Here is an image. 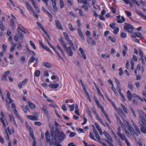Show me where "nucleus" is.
<instances>
[{"label":"nucleus","mask_w":146,"mask_h":146,"mask_svg":"<svg viewBox=\"0 0 146 146\" xmlns=\"http://www.w3.org/2000/svg\"><path fill=\"white\" fill-rule=\"evenodd\" d=\"M59 131L58 128L56 127L55 132L51 133V136L52 137V139L53 142H57V138L59 134Z\"/></svg>","instance_id":"obj_1"},{"label":"nucleus","mask_w":146,"mask_h":146,"mask_svg":"<svg viewBox=\"0 0 146 146\" xmlns=\"http://www.w3.org/2000/svg\"><path fill=\"white\" fill-rule=\"evenodd\" d=\"M18 34H15L14 37L15 40L16 41H17L19 39L21 40V42H23L22 40H23V34L20 31H18Z\"/></svg>","instance_id":"obj_2"},{"label":"nucleus","mask_w":146,"mask_h":146,"mask_svg":"<svg viewBox=\"0 0 146 146\" xmlns=\"http://www.w3.org/2000/svg\"><path fill=\"white\" fill-rule=\"evenodd\" d=\"M125 25L124 27L125 30L128 31L129 32L132 33V30L134 29L133 27L131 25L128 23H125Z\"/></svg>","instance_id":"obj_3"},{"label":"nucleus","mask_w":146,"mask_h":146,"mask_svg":"<svg viewBox=\"0 0 146 146\" xmlns=\"http://www.w3.org/2000/svg\"><path fill=\"white\" fill-rule=\"evenodd\" d=\"M39 42L40 46L44 49L46 50L47 51L52 54V53L51 50L48 48L40 40H39Z\"/></svg>","instance_id":"obj_4"},{"label":"nucleus","mask_w":146,"mask_h":146,"mask_svg":"<svg viewBox=\"0 0 146 146\" xmlns=\"http://www.w3.org/2000/svg\"><path fill=\"white\" fill-rule=\"evenodd\" d=\"M39 42L40 46L44 49L46 50L47 51L52 54V53L51 50L48 48L40 40H39Z\"/></svg>","instance_id":"obj_5"},{"label":"nucleus","mask_w":146,"mask_h":146,"mask_svg":"<svg viewBox=\"0 0 146 146\" xmlns=\"http://www.w3.org/2000/svg\"><path fill=\"white\" fill-rule=\"evenodd\" d=\"M64 50L67 54L69 56H72L73 55V53L70 46H69L68 47H66V48H64Z\"/></svg>","instance_id":"obj_6"},{"label":"nucleus","mask_w":146,"mask_h":146,"mask_svg":"<svg viewBox=\"0 0 146 146\" xmlns=\"http://www.w3.org/2000/svg\"><path fill=\"white\" fill-rule=\"evenodd\" d=\"M66 136L65 134L62 132H61L59 133L58 137V140L61 141H62L63 140L66 138Z\"/></svg>","instance_id":"obj_7"},{"label":"nucleus","mask_w":146,"mask_h":146,"mask_svg":"<svg viewBox=\"0 0 146 146\" xmlns=\"http://www.w3.org/2000/svg\"><path fill=\"white\" fill-rule=\"evenodd\" d=\"M55 22L56 27L59 29L62 30L63 28L62 26L59 21L57 20H56Z\"/></svg>","instance_id":"obj_8"},{"label":"nucleus","mask_w":146,"mask_h":146,"mask_svg":"<svg viewBox=\"0 0 146 146\" xmlns=\"http://www.w3.org/2000/svg\"><path fill=\"white\" fill-rule=\"evenodd\" d=\"M42 65L44 66H45L48 68H51L52 67V65L50 63L47 62H44L42 63Z\"/></svg>","instance_id":"obj_9"},{"label":"nucleus","mask_w":146,"mask_h":146,"mask_svg":"<svg viewBox=\"0 0 146 146\" xmlns=\"http://www.w3.org/2000/svg\"><path fill=\"white\" fill-rule=\"evenodd\" d=\"M45 136L46 141L47 142H50L51 141L50 137L49 132L46 131L45 133Z\"/></svg>","instance_id":"obj_10"},{"label":"nucleus","mask_w":146,"mask_h":146,"mask_svg":"<svg viewBox=\"0 0 146 146\" xmlns=\"http://www.w3.org/2000/svg\"><path fill=\"white\" fill-rule=\"evenodd\" d=\"M104 134L108 140L111 142H113V141L111 137L109 134L106 131H104L103 132Z\"/></svg>","instance_id":"obj_11"},{"label":"nucleus","mask_w":146,"mask_h":146,"mask_svg":"<svg viewBox=\"0 0 146 146\" xmlns=\"http://www.w3.org/2000/svg\"><path fill=\"white\" fill-rule=\"evenodd\" d=\"M142 114L143 115H141L140 113V117L141 119V121L146 122V115L143 112H142Z\"/></svg>","instance_id":"obj_12"},{"label":"nucleus","mask_w":146,"mask_h":146,"mask_svg":"<svg viewBox=\"0 0 146 146\" xmlns=\"http://www.w3.org/2000/svg\"><path fill=\"white\" fill-rule=\"evenodd\" d=\"M127 95L129 100L131 101L132 100V96H133L131 92L129 90H128L127 92Z\"/></svg>","instance_id":"obj_13"},{"label":"nucleus","mask_w":146,"mask_h":146,"mask_svg":"<svg viewBox=\"0 0 146 146\" xmlns=\"http://www.w3.org/2000/svg\"><path fill=\"white\" fill-rule=\"evenodd\" d=\"M123 141H125L127 140V139L126 138L125 135L123 134H120L119 135H117Z\"/></svg>","instance_id":"obj_14"},{"label":"nucleus","mask_w":146,"mask_h":146,"mask_svg":"<svg viewBox=\"0 0 146 146\" xmlns=\"http://www.w3.org/2000/svg\"><path fill=\"white\" fill-rule=\"evenodd\" d=\"M27 117L29 119L33 120H38V117L36 116H33L31 115H27Z\"/></svg>","instance_id":"obj_15"},{"label":"nucleus","mask_w":146,"mask_h":146,"mask_svg":"<svg viewBox=\"0 0 146 146\" xmlns=\"http://www.w3.org/2000/svg\"><path fill=\"white\" fill-rule=\"evenodd\" d=\"M95 125L97 128V129L99 131V132L100 135H102L103 134V132L102 130L98 124L96 123H95Z\"/></svg>","instance_id":"obj_16"},{"label":"nucleus","mask_w":146,"mask_h":146,"mask_svg":"<svg viewBox=\"0 0 146 146\" xmlns=\"http://www.w3.org/2000/svg\"><path fill=\"white\" fill-rule=\"evenodd\" d=\"M51 1L52 3V5L53 9L55 10V11H57V8L56 7V0H50Z\"/></svg>","instance_id":"obj_17"},{"label":"nucleus","mask_w":146,"mask_h":146,"mask_svg":"<svg viewBox=\"0 0 146 146\" xmlns=\"http://www.w3.org/2000/svg\"><path fill=\"white\" fill-rule=\"evenodd\" d=\"M49 86L51 88L55 89L59 87V84L58 83H56L53 84H50L49 85Z\"/></svg>","instance_id":"obj_18"},{"label":"nucleus","mask_w":146,"mask_h":146,"mask_svg":"<svg viewBox=\"0 0 146 146\" xmlns=\"http://www.w3.org/2000/svg\"><path fill=\"white\" fill-rule=\"evenodd\" d=\"M79 50L83 58L85 59H86V56L83 49L82 48H80L79 49Z\"/></svg>","instance_id":"obj_19"},{"label":"nucleus","mask_w":146,"mask_h":146,"mask_svg":"<svg viewBox=\"0 0 146 146\" xmlns=\"http://www.w3.org/2000/svg\"><path fill=\"white\" fill-rule=\"evenodd\" d=\"M135 11L140 16L142 17L145 19L146 20V16L143 14L142 13L140 12L139 11H138L137 9L135 10Z\"/></svg>","instance_id":"obj_20"},{"label":"nucleus","mask_w":146,"mask_h":146,"mask_svg":"<svg viewBox=\"0 0 146 146\" xmlns=\"http://www.w3.org/2000/svg\"><path fill=\"white\" fill-rule=\"evenodd\" d=\"M127 127L129 131L133 133L134 131V130L133 127L131 126V124L129 123H127Z\"/></svg>","instance_id":"obj_21"},{"label":"nucleus","mask_w":146,"mask_h":146,"mask_svg":"<svg viewBox=\"0 0 146 146\" xmlns=\"http://www.w3.org/2000/svg\"><path fill=\"white\" fill-rule=\"evenodd\" d=\"M133 126L134 128L137 133L140 134V131L139 130L138 127L137 126V125L135 124L134 123H133Z\"/></svg>","instance_id":"obj_22"},{"label":"nucleus","mask_w":146,"mask_h":146,"mask_svg":"<svg viewBox=\"0 0 146 146\" xmlns=\"http://www.w3.org/2000/svg\"><path fill=\"white\" fill-rule=\"evenodd\" d=\"M28 104L29 107L33 110H34L35 109V105L34 104L31 102H28Z\"/></svg>","instance_id":"obj_23"},{"label":"nucleus","mask_w":146,"mask_h":146,"mask_svg":"<svg viewBox=\"0 0 146 146\" xmlns=\"http://www.w3.org/2000/svg\"><path fill=\"white\" fill-rule=\"evenodd\" d=\"M21 107L25 113L27 112V110H29V108L27 106H21Z\"/></svg>","instance_id":"obj_24"},{"label":"nucleus","mask_w":146,"mask_h":146,"mask_svg":"<svg viewBox=\"0 0 146 146\" xmlns=\"http://www.w3.org/2000/svg\"><path fill=\"white\" fill-rule=\"evenodd\" d=\"M11 93L8 92L7 94V98L9 100V103H11L12 102V100L10 98Z\"/></svg>","instance_id":"obj_25"},{"label":"nucleus","mask_w":146,"mask_h":146,"mask_svg":"<svg viewBox=\"0 0 146 146\" xmlns=\"http://www.w3.org/2000/svg\"><path fill=\"white\" fill-rule=\"evenodd\" d=\"M5 132L7 135H11V133L10 130L9 129V127H8L7 128L5 129Z\"/></svg>","instance_id":"obj_26"},{"label":"nucleus","mask_w":146,"mask_h":146,"mask_svg":"<svg viewBox=\"0 0 146 146\" xmlns=\"http://www.w3.org/2000/svg\"><path fill=\"white\" fill-rule=\"evenodd\" d=\"M14 20L13 19H11L10 20V23L11 25L12 28L14 30L15 29V23Z\"/></svg>","instance_id":"obj_27"},{"label":"nucleus","mask_w":146,"mask_h":146,"mask_svg":"<svg viewBox=\"0 0 146 146\" xmlns=\"http://www.w3.org/2000/svg\"><path fill=\"white\" fill-rule=\"evenodd\" d=\"M5 29V26L3 24L2 22L0 20V29L2 31H3Z\"/></svg>","instance_id":"obj_28"},{"label":"nucleus","mask_w":146,"mask_h":146,"mask_svg":"<svg viewBox=\"0 0 146 146\" xmlns=\"http://www.w3.org/2000/svg\"><path fill=\"white\" fill-rule=\"evenodd\" d=\"M116 140L117 142L118 143V144L120 146H122V144L121 143V141L120 139L117 137V136L115 137Z\"/></svg>","instance_id":"obj_29"},{"label":"nucleus","mask_w":146,"mask_h":146,"mask_svg":"<svg viewBox=\"0 0 146 146\" xmlns=\"http://www.w3.org/2000/svg\"><path fill=\"white\" fill-rule=\"evenodd\" d=\"M26 4L27 6V9L29 10H31L32 11L34 10L33 9V7L29 4L28 3L26 2Z\"/></svg>","instance_id":"obj_30"},{"label":"nucleus","mask_w":146,"mask_h":146,"mask_svg":"<svg viewBox=\"0 0 146 146\" xmlns=\"http://www.w3.org/2000/svg\"><path fill=\"white\" fill-rule=\"evenodd\" d=\"M36 58L34 57V56H32L29 61V63H31L34 62V61L35 60Z\"/></svg>","instance_id":"obj_31"},{"label":"nucleus","mask_w":146,"mask_h":146,"mask_svg":"<svg viewBox=\"0 0 146 146\" xmlns=\"http://www.w3.org/2000/svg\"><path fill=\"white\" fill-rule=\"evenodd\" d=\"M96 117L97 119L99 121H100L104 126H106V125L105 123H104L103 122L102 119L99 117H98V115L96 116Z\"/></svg>","instance_id":"obj_32"},{"label":"nucleus","mask_w":146,"mask_h":146,"mask_svg":"<svg viewBox=\"0 0 146 146\" xmlns=\"http://www.w3.org/2000/svg\"><path fill=\"white\" fill-rule=\"evenodd\" d=\"M135 34L136 36L139 37L141 38H143V37L142 35L141 34L139 33L135 32Z\"/></svg>","instance_id":"obj_33"},{"label":"nucleus","mask_w":146,"mask_h":146,"mask_svg":"<svg viewBox=\"0 0 146 146\" xmlns=\"http://www.w3.org/2000/svg\"><path fill=\"white\" fill-rule=\"evenodd\" d=\"M121 18L122 20H121V19H118L117 20V22L119 23H121L122 22H124L125 21V19L124 18V17L122 16L121 17Z\"/></svg>","instance_id":"obj_34"},{"label":"nucleus","mask_w":146,"mask_h":146,"mask_svg":"<svg viewBox=\"0 0 146 146\" xmlns=\"http://www.w3.org/2000/svg\"><path fill=\"white\" fill-rule=\"evenodd\" d=\"M30 43L31 46L33 47V49L35 50H36V47L35 46V44L33 42V41L32 40H30Z\"/></svg>","instance_id":"obj_35"},{"label":"nucleus","mask_w":146,"mask_h":146,"mask_svg":"<svg viewBox=\"0 0 146 146\" xmlns=\"http://www.w3.org/2000/svg\"><path fill=\"white\" fill-rule=\"evenodd\" d=\"M57 47L58 48L59 50H60V52H61V53L62 54V55L63 56H65V54H64V52L63 50L62 49V48L59 45H57Z\"/></svg>","instance_id":"obj_36"},{"label":"nucleus","mask_w":146,"mask_h":146,"mask_svg":"<svg viewBox=\"0 0 146 146\" xmlns=\"http://www.w3.org/2000/svg\"><path fill=\"white\" fill-rule=\"evenodd\" d=\"M140 130L143 133H146V129L144 127V126L141 127L140 128Z\"/></svg>","instance_id":"obj_37"},{"label":"nucleus","mask_w":146,"mask_h":146,"mask_svg":"<svg viewBox=\"0 0 146 146\" xmlns=\"http://www.w3.org/2000/svg\"><path fill=\"white\" fill-rule=\"evenodd\" d=\"M116 83L117 84L116 87H121V84L119 81L116 78H115Z\"/></svg>","instance_id":"obj_38"},{"label":"nucleus","mask_w":146,"mask_h":146,"mask_svg":"<svg viewBox=\"0 0 146 146\" xmlns=\"http://www.w3.org/2000/svg\"><path fill=\"white\" fill-rule=\"evenodd\" d=\"M75 104H72V105H70L68 106V107L70 108V111H73L74 109Z\"/></svg>","instance_id":"obj_39"},{"label":"nucleus","mask_w":146,"mask_h":146,"mask_svg":"<svg viewBox=\"0 0 146 146\" xmlns=\"http://www.w3.org/2000/svg\"><path fill=\"white\" fill-rule=\"evenodd\" d=\"M60 6L61 8L62 9L64 7V3L63 1L62 0H60Z\"/></svg>","instance_id":"obj_40"},{"label":"nucleus","mask_w":146,"mask_h":146,"mask_svg":"<svg viewBox=\"0 0 146 146\" xmlns=\"http://www.w3.org/2000/svg\"><path fill=\"white\" fill-rule=\"evenodd\" d=\"M40 72L39 70H36L35 71V76L36 77H38L40 76Z\"/></svg>","instance_id":"obj_41"},{"label":"nucleus","mask_w":146,"mask_h":146,"mask_svg":"<svg viewBox=\"0 0 146 146\" xmlns=\"http://www.w3.org/2000/svg\"><path fill=\"white\" fill-rule=\"evenodd\" d=\"M128 88L131 90H132L133 89V88L132 85L131 84V83L129 82H128Z\"/></svg>","instance_id":"obj_42"},{"label":"nucleus","mask_w":146,"mask_h":146,"mask_svg":"<svg viewBox=\"0 0 146 146\" xmlns=\"http://www.w3.org/2000/svg\"><path fill=\"white\" fill-rule=\"evenodd\" d=\"M121 37L122 38H125L127 37V34L125 33L122 32L121 34Z\"/></svg>","instance_id":"obj_43"},{"label":"nucleus","mask_w":146,"mask_h":146,"mask_svg":"<svg viewBox=\"0 0 146 146\" xmlns=\"http://www.w3.org/2000/svg\"><path fill=\"white\" fill-rule=\"evenodd\" d=\"M90 138L94 139L95 141H96L95 138L93 134L91 132H90Z\"/></svg>","instance_id":"obj_44"},{"label":"nucleus","mask_w":146,"mask_h":146,"mask_svg":"<svg viewBox=\"0 0 146 146\" xmlns=\"http://www.w3.org/2000/svg\"><path fill=\"white\" fill-rule=\"evenodd\" d=\"M86 111L88 113L89 115L91 117H92V115L91 113V112L89 108L88 107L87 108Z\"/></svg>","instance_id":"obj_45"},{"label":"nucleus","mask_w":146,"mask_h":146,"mask_svg":"<svg viewBox=\"0 0 146 146\" xmlns=\"http://www.w3.org/2000/svg\"><path fill=\"white\" fill-rule=\"evenodd\" d=\"M139 53L141 58L143 57V52L140 49H139Z\"/></svg>","instance_id":"obj_46"},{"label":"nucleus","mask_w":146,"mask_h":146,"mask_svg":"<svg viewBox=\"0 0 146 146\" xmlns=\"http://www.w3.org/2000/svg\"><path fill=\"white\" fill-rule=\"evenodd\" d=\"M16 46L15 44H13L11 48L10 51V52H12L13 51Z\"/></svg>","instance_id":"obj_47"},{"label":"nucleus","mask_w":146,"mask_h":146,"mask_svg":"<svg viewBox=\"0 0 146 146\" xmlns=\"http://www.w3.org/2000/svg\"><path fill=\"white\" fill-rule=\"evenodd\" d=\"M68 26L69 27L70 29L72 31H73L75 29L73 28V27L72 25V24L71 23H69L68 24Z\"/></svg>","instance_id":"obj_48"},{"label":"nucleus","mask_w":146,"mask_h":146,"mask_svg":"<svg viewBox=\"0 0 146 146\" xmlns=\"http://www.w3.org/2000/svg\"><path fill=\"white\" fill-rule=\"evenodd\" d=\"M14 113L15 115L18 118L20 119V117L19 116L18 114L17 111L16 110H15V111H14Z\"/></svg>","instance_id":"obj_49"},{"label":"nucleus","mask_w":146,"mask_h":146,"mask_svg":"<svg viewBox=\"0 0 146 146\" xmlns=\"http://www.w3.org/2000/svg\"><path fill=\"white\" fill-rule=\"evenodd\" d=\"M82 3L84 5H89V4L87 2V0H81V3Z\"/></svg>","instance_id":"obj_50"},{"label":"nucleus","mask_w":146,"mask_h":146,"mask_svg":"<svg viewBox=\"0 0 146 146\" xmlns=\"http://www.w3.org/2000/svg\"><path fill=\"white\" fill-rule=\"evenodd\" d=\"M76 134L74 132H71L70 133V135H69V137H74L75 136V135H76Z\"/></svg>","instance_id":"obj_51"},{"label":"nucleus","mask_w":146,"mask_h":146,"mask_svg":"<svg viewBox=\"0 0 146 146\" xmlns=\"http://www.w3.org/2000/svg\"><path fill=\"white\" fill-rule=\"evenodd\" d=\"M9 117L10 120L11 121H13L15 120L14 117L12 114H11L9 115Z\"/></svg>","instance_id":"obj_52"},{"label":"nucleus","mask_w":146,"mask_h":146,"mask_svg":"<svg viewBox=\"0 0 146 146\" xmlns=\"http://www.w3.org/2000/svg\"><path fill=\"white\" fill-rule=\"evenodd\" d=\"M63 35L66 39L67 40L69 39V38L68 34L66 33H64Z\"/></svg>","instance_id":"obj_53"},{"label":"nucleus","mask_w":146,"mask_h":146,"mask_svg":"<svg viewBox=\"0 0 146 146\" xmlns=\"http://www.w3.org/2000/svg\"><path fill=\"white\" fill-rule=\"evenodd\" d=\"M130 109L131 112L133 114L134 116L135 117H136V114H135V111H134V110L133 109V108H132L131 107H130Z\"/></svg>","instance_id":"obj_54"},{"label":"nucleus","mask_w":146,"mask_h":146,"mask_svg":"<svg viewBox=\"0 0 146 146\" xmlns=\"http://www.w3.org/2000/svg\"><path fill=\"white\" fill-rule=\"evenodd\" d=\"M125 12L127 15L128 17L130 16L131 15V13L129 11H125Z\"/></svg>","instance_id":"obj_55"},{"label":"nucleus","mask_w":146,"mask_h":146,"mask_svg":"<svg viewBox=\"0 0 146 146\" xmlns=\"http://www.w3.org/2000/svg\"><path fill=\"white\" fill-rule=\"evenodd\" d=\"M109 38L112 42H115V40L114 38L112 37L111 36H110L109 37Z\"/></svg>","instance_id":"obj_56"},{"label":"nucleus","mask_w":146,"mask_h":146,"mask_svg":"<svg viewBox=\"0 0 146 146\" xmlns=\"http://www.w3.org/2000/svg\"><path fill=\"white\" fill-rule=\"evenodd\" d=\"M110 27L112 29H114L115 28V24L114 23H112V24H110Z\"/></svg>","instance_id":"obj_57"},{"label":"nucleus","mask_w":146,"mask_h":146,"mask_svg":"<svg viewBox=\"0 0 146 146\" xmlns=\"http://www.w3.org/2000/svg\"><path fill=\"white\" fill-rule=\"evenodd\" d=\"M37 25H38V27L40 28L41 29H43V27L42 26V25L40 23L38 22H37Z\"/></svg>","instance_id":"obj_58"},{"label":"nucleus","mask_w":146,"mask_h":146,"mask_svg":"<svg viewBox=\"0 0 146 146\" xmlns=\"http://www.w3.org/2000/svg\"><path fill=\"white\" fill-rule=\"evenodd\" d=\"M22 44H21V43L19 42L18 44V45H17V49L18 50H20V49H21V48H22Z\"/></svg>","instance_id":"obj_59"},{"label":"nucleus","mask_w":146,"mask_h":146,"mask_svg":"<svg viewBox=\"0 0 146 146\" xmlns=\"http://www.w3.org/2000/svg\"><path fill=\"white\" fill-rule=\"evenodd\" d=\"M28 79L26 78L25 79L21 82L23 85H24L27 82Z\"/></svg>","instance_id":"obj_60"},{"label":"nucleus","mask_w":146,"mask_h":146,"mask_svg":"<svg viewBox=\"0 0 146 146\" xmlns=\"http://www.w3.org/2000/svg\"><path fill=\"white\" fill-rule=\"evenodd\" d=\"M3 52H5L6 51L7 48V45L5 44H4L2 46Z\"/></svg>","instance_id":"obj_61"},{"label":"nucleus","mask_w":146,"mask_h":146,"mask_svg":"<svg viewBox=\"0 0 146 146\" xmlns=\"http://www.w3.org/2000/svg\"><path fill=\"white\" fill-rule=\"evenodd\" d=\"M62 45L63 47L64 48H66L67 47V45L66 43L63 40L62 42Z\"/></svg>","instance_id":"obj_62"},{"label":"nucleus","mask_w":146,"mask_h":146,"mask_svg":"<svg viewBox=\"0 0 146 146\" xmlns=\"http://www.w3.org/2000/svg\"><path fill=\"white\" fill-rule=\"evenodd\" d=\"M62 109L64 111L67 110V109L65 104H64L62 106Z\"/></svg>","instance_id":"obj_63"},{"label":"nucleus","mask_w":146,"mask_h":146,"mask_svg":"<svg viewBox=\"0 0 146 146\" xmlns=\"http://www.w3.org/2000/svg\"><path fill=\"white\" fill-rule=\"evenodd\" d=\"M92 40V37H89L87 39V41L88 44H90Z\"/></svg>","instance_id":"obj_64"}]
</instances>
